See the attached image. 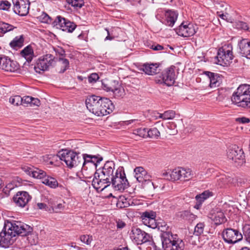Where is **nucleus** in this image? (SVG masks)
<instances>
[{
	"mask_svg": "<svg viewBox=\"0 0 250 250\" xmlns=\"http://www.w3.org/2000/svg\"><path fill=\"white\" fill-rule=\"evenodd\" d=\"M4 231L0 233V246L7 247L14 242L13 238L16 235H28L32 228L20 221L6 220L3 227Z\"/></svg>",
	"mask_w": 250,
	"mask_h": 250,
	"instance_id": "obj_1",
	"label": "nucleus"
},
{
	"mask_svg": "<svg viewBox=\"0 0 250 250\" xmlns=\"http://www.w3.org/2000/svg\"><path fill=\"white\" fill-rule=\"evenodd\" d=\"M88 110L97 116H103L111 113L114 105L108 98H102L99 96L91 95L85 100Z\"/></svg>",
	"mask_w": 250,
	"mask_h": 250,
	"instance_id": "obj_2",
	"label": "nucleus"
},
{
	"mask_svg": "<svg viewBox=\"0 0 250 250\" xmlns=\"http://www.w3.org/2000/svg\"><path fill=\"white\" fill-rule=\"evenodd\" d=\"M115 164L113 161L106 162L101 173L95 172L92 181V185L97 190H103L107 187L106 185L109 183L115 174Z\"/></svg>",
	"mask_w": 250,
	"mask_h": 250,
	"instance_id": "obj_3",
	"label": "nucleus"
},
{
	"mask_svg": "<svg viewBox=\"0 0 250 250\" xmlns=\"http://www.w3.org/2000/svg\"><path fill=\"white\" fill-rule=\"evenodd\" d=\"M161 238L164 250H184L185 243L177 234H173L171 229L165 224L161 226Z\"/></svg>",
	"mask_w": 250,
	"mask_h": 250,
	"instance_id": "obj_4",
	"label": "nucleus"
},
{
	"mask_svg": "<svg viewBox=\"0 0 250 250\" xmlns=\"http://www.w3.org/2000/svg\"><path fill=\"white\" fill-rule=\"evenodd\" d=\"M231 101L238 106L250 108V85H240L233 93Z\"/></svg>",
	"mask_w": 250,
	"mask_h": 250,
	"instance_id": "obj_5",
	"label": "nucleus"
},
{
	"mask_svg": "<svg viewBox=\"0 0 250 250\" xmlns=\"http://www.w3.org/2000/svg\"><path fill=\"white\" fill-rule=\"evenodd\" d=\"M163 175L169 181H175L179 180L188 181L193 177L194 173L189 168L178 167L163 173Z\"/></svg>",
	"mask_w": 250,
	"mask_h": 250,
	"instance_id": "obj_6",
	"label": "nucleus"
},
{
	"mask_svg": "<svg viewBox=\"0 0 250 250\" xmlns=\"http://www.w3.org/2000/svg\"><path fill=\"white\" fill-rule=\"evenodd\" d=\"M78 155L79 154L73 150L66 149H62L58 154L61 160L64 161L69 168L82 165L83 159Z\"/></svg>",
	"mask_w": 250,
	"mask_h": 250,
	"instance_id": "obj_7",
	"label": "nucleus"
},
{
	"mask_svg": "<svg viewBox=\"0 0 250 250\" xmlns=\"http://www.w3.org/2000/svg\"><path fill=\"white\" fill-rule=\"evenodd\" d=\"M112 184L116 190H124L129 186L123 167H119L115 172L114 177L109 181L106 186Z\"/></svg>",
	"mask_w": 250,
	"mask_h": 250,
	"instance_id": "obj_8",
	"label": "nucleus"
},
{
	"mask_svg": "<svg viewBox=\"0 0 250 250\" xmlns=\"http://www.w3.org/2000/svg\"><path fill=\"white\" fill-rule=\"evenodd\" d=\"M233 59L232 47L231 45H225L220 48L215 57L216 63L222 66H228Z\"/></svg>",
	"mask_w": 250,
	"mask_h": 250,
	"instance_id": "obj_9",
	"label": "nucleus"
},
{
	"mask_svg": "<svg viewBox=\"0 0 250 250\" xmlns=\"http://www.w3.org/2000/svg\"><path fill=\"white\" fill-rule=\"evenodd\" d=\"M134 172L135 177L139 182L144 185V187L149 189H155V187L153 183L151 181V176L148 174L147 171L142 167H136Z\"/></svg>",
	"mask_w": 250,
	"mask_h": 250,
	"instance_id": "obj_10",
	"label": "nucleus"
},
{
	"mask_svg": "<svg viewBox=\"0 0 250 250\" xmlns=\"http://www.w3.org/2000/svg\"><path fill=\"white\" fill-rule=\"evenodd\" d=\"M228 159L231 160L236 166H241L245 162L243 149L236 145L230 147L227 152Z\"/></svg>",
	"mask_w": 250,
	"mask_h": 250,
	"instance_id": "obj_11",
	"label": "nucleus"
},
{
	"mask_svg": "<svg viewBox=\"0 0 250 250\" xmlns=\"http://www.w3.org/2000/svg\"><path fill=\"white\" fill-rule=\"evenodd\" d=\"M224 241L229 244H234L243 239V235L237 229L227 228L222 232Z\"/></svg>",
	"mask_w": 250,
	"mask_h": 250,
	"instance_id": "obj_12",
	"label": "nucleus"
},
{
	"mask_svg": "<svg viewBox=\"0 0 250 250\" xmlns=\"http://www.w3.org/2000/svg\"><path fill=\"white\" fill-rule=\"evenodd\" d=\"M55 62V57L51 54H46L41 57L38 60L34 69L37 73L40 71H44L48 69Z\"/></svg>",
	"mask_w": 250,
	"mask_h": 250,
	"instance_id": "obj_13",
	"label": "nucleus"
},
{
	"mask_svg": "<svg viewBox=\"0 0 250 250\" xmlns=\"http://www.w3.org/2000/svg\"><path fill=\"white\" fill-rule=\"evenodd\" d=\"M53 24L57 28L69 33L72 32L77 26L74 22H71L61 16L57 17L56 19L53 21Z\"/></svg>",
	"mask_w": 250,
	"mask_h": 250,
	"instance_id": "obj_14",
	"label": "nucleus"
},
{
	"mask_svg": "<svg viewBox=\"0 0 250 250\" xmlns=\"http://www.w3.org/2000/svg\"><path fill=\"white\" fill-rule=\"evenodd\" d=\"M14 12L21 16L27 15L29 13L30 2L29 0H12Z\"/></svg>",
	"mask_w": 250,
	"mask_h": 250,
	"instance_id": "obj_15",
	"label": "nucleus"
},
{
	"mask_svg": "<svg viewBox=\"0 0 250 250\" xmlns=\"http://www.w3.org/2000/svg\"><path fill=\"white\" fill-rule=\"evenodd\" d=\"M0 68L10 72H17L20 69L19 63L7 57L0 58Z\"/></svg>",
	"mask_w": 250,
	"mask_h": 250,
	"instance_id": "obj_16",
	"label": "nucleus"
},
{
	"mask_svg": "<svg viewBox=\"0 0 250 250\" xmlns=\"http://www.w3.org/2000/svg\"><path fill=\"white\" fill-rule=\"evenodd\" d=\"M161 80L158 82L164 83L167 86H171L175 82V74L173 68H168L163 71L160 76Z\"/></svg>",
	"mask_w": 250,
	"mask_h": 250,
	"instance_id": "obj_17",
	"label": "nucleus"
},
{
	"mask_svg": "<svg viewBox=\"0 0 250 250\" xmlns=\"http://www.w3.org/2000/svg\"><path fill=\"white\" fill-rule=\"evenodd\" d=\"M31 196L26 191H19L13 197V200L16 206L23 208L25 207L31 199Z\"/></svg>",
	"mask_w": 250,
	"mask_h": 250,
	"instance_id": "obj_18",
	"label": "nucleus"
},
{
	"mask_svg": "<svg viewBox=\"0 0 250 250\" xmlns=\"http://www.w3.org/2000/svg\"><path fill=\"white\" fill-rule=\"evenodd\" d=\"M131 238L138 244L146 242L149 241V235L139 228H133Z\"/></svg>",
	"mask_w": 250,
	"mask_h": 250,
	"instance_id": "obj_19",
	"label": "nucleus"
},
{
	"mask_svg": "<svg viewBox=\"0 0 250 250\" xmlns=\"http://www.w3.org/2000/svg\"><path fill=\"white\" fill-rule=\"evenodd\" d=\"M195 27L192 24L189 23L187 25L184 24V23L183 22L178 28L175 30L179 36L188 37L193 36L196 33Z\"/></svg>",
	"mask_w": 250,
	"mask_h": 250,
	"instance_id": "obj_20",
	"label": "nucleus"
},
{
	"mask_svg": "<svg viewBox=\"0 0 250 250\" xmlns=\"http://www.w3.org/2000/svg\"><path fill=\"white\" fill-rule=\"evenodd\" d=\"M113 83L114 84L112 85L104 84V89L107 91H112L117 98L123 97L125 95L124 89L115 81H113Z\"/></svg>",
	"mask_w": 250,
	"mask_h": 250,
	"instance_id": "obj_21",
	"label": "nucleus"
},
{
	"mask_svg": "<svg viewBox=\"0 0 250 250\" xmlns=\"http://www.w3.org/2000/svg\"><path fill=\"white\" fill-rule=\"evenodd\" d=\"M240 53L247 58L250 59V41L242 39L239 43Z\"/></svg>",
	"mask_w": 250,
	"mask_h": 250,
	"instance_id": "obj_22",
	"label": "nucleus"
},
{
	"mask_svg": "<svg viewBox=\"0 0 250 250\" xmlns=\"http://www.w3.org/2000/svg\"><path fill=\"white\" fill-rule=\"evenodd\" d=\"M143 70L146 74L152 75L158 73L160 69L157 63H146L143 66Z\"/></svg>",
	"mask_w": 250,
	"mask_h": 250,
	"instance_id": "obj_23",
	"label": "nucleus"
},
{
	"mask_svg": "<svg viewBox=\"0 0 250 250\" xmlns=\"http://www.w3.org/2000/svg\"><path fill=\"white\" fill-rule=\"evenodd\" d=\"M209 218L214 222L216 225L224 223L227 221L224 213L221 211H217L211 214Z\"/></svg>",
	"mask_w": 250,
	"mask_h": 250,
	"instance_id": "obj_24",
	"label": "nucleus"
},
{
	"mask_svg": "<svg viewBox=\"0 0 250 250\" xmlns=\"http://www.w3.org/2000/svg\"><path fill=\"white\" fill-rule=\"evenodd\" d=\"M205 74L209 79V86L211 88H215L218 87L220 84V78L217 74L207 71Z\"/></svg>",
	"mask_w": 250,
	"mask_h": 250,
	"instance_id": "obj_25",
	"label": "nucleus"
},
{
	"mask_svg": "<svg viewBox=\"0 0 250 250\" xmlns=\"http://www.w3.org/2000/svg\"><path fill=\"white\" fill-rule=\"evenodd\" d=\"M212 195L213 193L209 190H206L201 194L197 195L195 197V199L197 200V204L195 205V207L197 208H199V206L202 204V202Z\"/></svg>",
	"mask_w": 250,
	"mask_h": 250,
	"instance_id": "obj_26",
	"label": "nucleus"
},
{
	"mask_svg": "<svg viewBox=\"0 0 250 250\" xmlns=\"http://www.w3.org/2000/svg\"><path fill=\"white\" fill-rule=\"evenodd\" d=\"M24 37L21 35L20 36L16 37L9 43L11 48L18 50L23 45Z\"/></svg>",
	"mask_w": 250,
	"mask_h": 250,
	"instance_id": "obj_27",
	"label": "nucleus"
},
{
	"mask_svg": "<svg viewBox=\"0 0 250 250\" xmlns=\"http://www.w3.org/2000/svg\"><path fill=\"white\" fill-rule=\"evenodd\" d=\"M21 55L28 62H31L34 57V51L30 45L25 47L21 52Z\"/></svg>",
	"mask_w": 250,
	"mask_h": 250,
	"instance_id": "obj_28",
	"label": "nucleus"
},
{
	"mask_svg": "<svg viewBox=\"0 0 250 250\" xmlns=\"http://www.w3.org/2000/svg\"><path fill=\"white\" fill-rule=\"evenodd\" d=\"M177 14L173 11H168L166 14V24L169 26H173L177 18Z\"/></svg>",
	"mask_w": 250,
	"mask_h": 250,
	"instance_id": "obj_29",
	"label": "nucleus"
},
{
	"mask_svg": "<svg viewBox=\"0 0 250 250\" xmlns=\"http://www.w3.org/2000/svg\"><path fill=\"white\" fill-rule=\"evenodd\" d=\"M42 183L51 188H56L58 185L57 180L50 176L44 177L42 179Z\"/></svg>",
	"mask_w": 250,
	"mask_h": 250,
	"instance_id": "obj_30",
	"label": "nucleus"
},
{
	"mask_svg": "<svg viewBox=\"0 0 250 250\" xmlns=\"http://www.w3.org/2000/svg\"><path fill=\"white\" fill-rule=\"evenodd\" d=\"M16 27L13 25L4 22H0V36L4 34L13 30Z\"/></svg>",
	"mask_w": 250,
	"mask_h": 250,
	"instance_id": "obj_31",
	"label": "nucleus"
},
{
	"mask_svg": "<svg viewBox=\"0 0 250 250\" xmlns=\"http://www.w3.org/2000/svg\"><path fill=\"white\" fill-rule=\"evenodd\" d=\"M243 236H244L247 242L250 244V223H245L242 228Z\"/></svg>",
	"mask_w": 250,
	"mask_h": 250,
	"instance_id": "obj_32",
	"label": "nucleus"
},
{
	"mask_svg": "<svg viewBox=\"0 0 250 250\" xmlns=\"http://www.w3.org/2000/svg\"><path fill=\"white\" fill-rule=\"evenodd\" d=\"M31 176L35 178L43 179V178L46 176V173L45 171L38 168L34 167Z\"/></svg>",
	"mask_w": 250,
	"mask_h": 250,
	"instance_id": "obj_33",
	"label": "nucleus"
},
{
	"mask_svg": "<svg viewBox=\"0 0 250 250\" xmlns=\"http://www.w3.org/2000/svg\"><path fill=\"white\" fill-rule=\"evenodd\" d=\"M58 61L60 62L61 66V70L59 71L60 73L64 72L69 67V61L65 58H60L58 59Z\"/></svg>",
	"mask_w": 250,
	"mask_h": 250,
	"instance_id": "obj_34",
	"label": "nucleus"
},
{
	"mask_svg": "<svg viewBox=\"0 0 250 250\" xmlns=\"http://www.w3.org/2000/svg\"><path fill=\"white\" fill-rule=\"evenodd\" d=\"M160 135V132L156 127L147 129V136L149 138L157 139Z\"/></svg>",
	"mask_w": 250,
	"mask_h": 250,
	"instance_id": "obj_35",
	"label": "nucleus"
},
{
	"mask_svg": "<svg viewBox=\"0 0 250 250\" xmlns=\"http://www.w3.org/2000/svg\"><path fill=\"white\" fill-rule=\"evenodd\" d=\"M153 213L154 212L153 211H146L142 213L141 215V218L142 220V222L145 225L147 226V222H149V220H150V217H152L151 215H153Z\"/></svg>",
	"mask_w": 250,
	"mask_h": 250,
	"instance_id": "obj_36",
	"label": "nucleus"
},
{
	"mask_svg": "<svg viewBox=\"0 0 250 250\" xmlns=\"http://www.w3.org/2000/svg\"><path fill=\"white\" fill-rule=\"evenodd\" d=\"M205 225L204 223L200 222L198 223L194 228V234L196 236H199L203 233Z\"/></svg>",
	"mask_w": 250,
	"mask_h": 250,
	"instance_id": "obj_37",
	"label": "nucleus"
},
{
	"mask_svg": "<svg viewBox=\"0 0 250 250\" xmlns=\"http://www.w3.org/2000/svg\"><path fill=\"white\" fill-rule=\"evenodd\" d=\"M180 215L183 219L189 221H193L195 219V215L187 210L182 211Z\"/></svg>",
	"mask_w": 250,
	"mask_h": 250,
	"instance_id": "obj_38",
	"label": "nucleus"
},
{
	"mask_svg": "<svg viewBox=\"0 0 250 250\" xmlns=\"http://www.w3.org/2000/svg\"><path fill=\"white\" fill-rule=\"evenodd\" d=\"M167 126L168 128V130H167V133L169 135H173L177 134L178 132L177 126L175 123H169Z\"/></svg>",
	"mask_w": 250,
	"mask_h": 250,
	"instance_id": "obj_39",
	"label": "nucleus"
},
{
	"mask_svg": "<svg viewBox=\"0 0 250 250\" xmlns=\"http://www.w3.org/2000/svg\"><path fill=\"white\" fill-rule=\"evenodd\" d=\"M90 157H91V155L90 154H83V157L82 158L83 159V162L82 163L83 166L82 171H83L84 170H85V165L86 164H89L92 165V160Z\"/></svg>",
	"mask_w": 250,
	"mask_h": 250,
	"instance_id": "obj_40",
	"label": "nucleus"
},
{
	"mask_svg": "<svg viewBox=\"0 0 250 250\" xmlns=\"http://www.w3.org/2000/svg\"><path fill=\"white\" fill-rule=\"evenodd\" d=\"M9 102L14 105H19L22 104V98L19 95L14 96L9 98Z\"/></svg>",
	"mask_w": 250,
	"mask_h": 250,
	"instance_id": "obj_41",
	"label": "nucleus"
},
{
	"mask_svg": "<svg viewBox=\"0 0 250 250\" xmlns=\"http://www.w3.org/2000/svg\"><path fill=\"white\" fill-rule=\"evenodd\" d=\"M175 112L173 110H167L162 114V119L170 120L175 117Z\"/></svg>",
	"mask_w": 250,
	"mask_h": 250,
	"instance_id": "obj_42",
	"label": "nucleus"
},
{
	"mask_svg": "<svg viewBox=\"0 0 250 250\" xmlns=\"http://www.w3.org/2000/svg\"><path fill=\"white\" fill-rule=\"evenodd\" d=\"M90 158L92 160V165L95 168L97 167V164L103 160V157L99 154L97 155H91Z\"/></svg>",
	"mask_w": 250,
	"mask_h": 250,
	"instance_id": "obj_43",
	"label": "nucleus"
},
{
	"mask_svg": "<svg viewBox=\"0 0 250 250\" xmlns=\"http://www.w3.org/2000/svg\"><path fill=\"white\" fill-rule=\"evenodd\" d=\"M39 20L43 23H49L51 21L50 17L45 13L42 12V14L38 17Z\"/></svg>",
	"mask_w": 250,
	"mask_h": 250,
	"instance_id": "obj_44",
	"label": "nucleus"
},
{
	"mask_svg": "<svg viewBox=\"0 0 250 250\" xmlns=\"http://www.w3.org/2000/svg\"><path fill=\"white\" fill-rule=\"evenodd\" d=\"M235 26L238 29H242L244 30H248L249 27L248 24L242 21H236L235 23Z\"/></svg>",
	"mask_w": 250,
	"mask_h": 250,
	"instance_id": "obj_45",
	"label": "nucleus"
},
{
	"mask_svg": "<svg viewBox=\"0 0 250 250\" xmlns=\"http://www.w3.org/2000/svg\"><path fill=\"white\" fill-rule=\"evenodd\" d=\"M134 133L140 137L145 138L147 136V129L146 128H138L134 130Z\"/></svg>",
	"mask_w": 250,
	"mask_h": 250,
	"instance_id": "obj_46",
	"label": "nucleus"
},
{
	"mask_svg": "<svg viewBox=\"0 0 250 250\" xmlns=\"http://www.w3.org/2000/svg\"><path fill=\"white\" fill-rule=\"evenodd\" d=\"M129 206V204L127 202L126 199L120 198L117 203V206L120 208H127Z\"/></svg>",
	"mask_w": 250,
	"mask_h": 250,
	"instance_id": "obj_47",
	"label": "nucleus"
},
{
	"mask_svg": "<svg viewBox=\"0 0 250 250\" xmlns=\"http://www.w3.org/2000/svg\"><path fill=\"white\" fill-rule=\"evenodd\" d=\"M228 181L226 177L223 176L219 178L217 181L216 185L220 188H224L227 184Z\"/></svg>",
	"mask_w": 250,
	"mask_h": 250,
	"instance_id": "obj_48",
	"label": "nucleus"
},
{
	"mask_svg": "<svg viewBox=\"0 0 250 250\" xmlns=\"http://www.w3.org/2000/svg\"><path fill=\"white\" fill-rule=\"evenodd\" d=\"M11 3L7 0L0 1V10L7 11L11 7Z\"/></svg>",
	"mask_w": 250,
	"mask_h": 250,
	"instance_id": "obj_49",
	"label": "nucleus"
},
{
	"mask_svg": "<svg viewBox=\"0 0 250 250\" xmlns=\"http://www.w3.org/2000/svg\"><path fill=\"white\" fill-rule=\"evenodd\" d=\"M152 217H150V220H149V222H148V225L147 227L152 228V229H155L157 228V224L155 220V214L154 213L153 215H151Z\"/></svg>",
	"mask_w": 250,
	"mask_h": 250,
	"instance_id": "obj_50",
	"label": "nucleus"
},
{
	"mask_svg": "<svg viewBox=\"0 0 250 250\" xmlns=\"http://www.w3.org/2000/svg\"><path fill=\"white\" fill-rule=\"evenodd\" d=\"M80 240L82 242L88 245L92 241V236L87 235H83L80 237Z\"/></svg>",
	"mask_w": 250,
	"mask_h": 250,
	"instance_id": "obj_51",
	"label": "nucleus"
},
{
	"mask_svg": "<svg viewBox=\"0 0 250 250\" xmlns=\"http://www.w3.org/2000/svg\"><path fill=\"white\" fill-rule=\"evenodd\" d=\"M99 79V75L96 73H92L88 77V82L90 83H96Z\"/></svg>",
	"mask_w": 250,
	"mask_h": 250,
	"instance_id": "obj_52",
	"label": "nucleus"
},
{
	"mask_svg": "<svg viewBox=\"0 0 250 250\" xmlns=\"http://www.w3.org/2000/svg\"><path fill=\"white\" fill-rule=\"evenodd\" d=\"M72 2V6L77 8H81L84 4L83 0H73Z\"/></svg>",
	"mask_w": 250,
	"mask_h": 250,
	"instance_id": "obj_53",
	"label": "nucleus"
},
{
	"mask_svg": "<svg viewBox=\"0 0 250 250\" xmlns=\"http://www.w3.org/2000/svg\"><path fill=\"white\" fill-rule=\"evenodd\" d=\"M33 168L34 167L33 166H24L22 167L21 169L27 174L31 176Z\"/></svg>",
	"mask_w": 250,
	"mask_h": 250,
	"instance_id": "obj_54",
	"label": "nucleus"
},
{
	"mask_svg": "<svg viewBox=\"0 0 250 250\" xmlns=\"http://www.w3.org/2000/svg\"><path fill=\"white\" fill-rule=\"evenodd\" d=\"M235 121L239 123L242 124H247L250 122V119L245 117L237 118L235 119Z\"/></svg>",
	"mask_w": 250,
	"mask_h": 250,
	"instance_id": "obj_55",
	"label": "nucleus"
},
{
	"mask_svg": "<svg viewBox=\"0 0 250 250\" xmlns=\"http://www.w3.org/2000/svg\"><path fill=\"white\" fill-rule=\"evenodd\" d=\"M150 48L155 51H160L164 49L163 46L159 44H153L150 47Z\"/></svg>",
	"mask_w": 250,
	"mask_h": 250,
	"instance_id": "obj_56",
	"label": "nucleus"
},
{
	"mask_svg": "<svg viewBox=\"0 0 250 250\" xmlns=\"http://www.w3.org/2000/svg\"><path fill=\"white\" fill-rule=\"evenodd\" d=\"M22 98V104H31V102H32V97L27 96H25Z\"/></svg>",
	"mask_w": 250,
	"mask_h": 250,
	"instance_id": "obj_57",
	"label": "nucleus"
},
{
	"mask_svg": "<svg viewBox=\"0 0 250 250\" xmlns=\"http://www.w3.org/2000/svg\"><path fill=\"white\" fill-rule=\"evenodd\" d=\"M161 113H159L157 112H153L152 113V117L154 119H162Z\"/></svg>",
	"mask_w": 250,
	"mask_h": 250,
	"instance_id": "obj_58",
	"label": "nucleus"
},
{
	"mask_svg": "<svg viewBox=\"0 0 250 250\" xmlns=\"http://www.w3.org/2000/svg\"><path fill=\"white\" fill-rule=\"evenodd\" d=\"M40 104V101L37 98L32 97V102L31 105H36L39 106Z\"/></svg>",
	"mask_w": 250,
	"mask_h": 250,
	"instance_id": "obj_59",
	"label": "nucleus"
},
{
	"mask_svg": "<svg viewBox=\"0 0 250 250\" xmlns=\"http://www.w3.org/2000/svg\"><path fill=\"white\" fill-rule=\"evenodd\" d=\"M63 208V206L62 204L60 203V204H58L57 206L52 207V209L53 210V211L57 212L59 211V210L62 209Z\"/></svg>",
	"mask_w": 250,
	"mask_h": 250,
	"instance_id": "obj_60",
	"label": "nucleus"
},
{
	"mask_svg": "<svg viewBox=\"0 0 250 250\" xmlns=\"http://www.w3.org/2000/svg\"><path fill=\"white\" fill-rule=\"evenodd\" d=\"M125 226V223L121 220H119L117 222V227L119 229H123Z\"/></svg>",
	"mask_w": 250,
	"mask_h": 250,
	"instance_id": "obj_61",
	"label": "nucleus"
},
{
	"mask_svg": "<svg viewBox=\"0 0 250 250\" xmlns=\"http://www.w3.org/2000/svg\"><path fill=\"white\" fill-rule=\"evenodd\" d=\"M37 207L39 209H44L45 210H47V207L44 203H39L37 204Z\"/></svg>",
	"mask_w": 250,
	"mask_h": 250,
	"instance_id": "obj_62",
	"label": "nucleus"
},
{
	"mask_svg": "<svg viewBox=\"0 0 250 250\" xmlns=\"http://www.w3.org/2000/svg\"><path fill=\"white\" fill-rule=\"evenodd\" d=\"M218 13H219L218 12ZM218 16H219V17H220L223 20H226L228 21H229L228 20L229 15L227 13H225V14L222 13V14H218Z\"/></svg>",
	"mask_w": 250,
	"mask_h": 250,
	"instance_id": "obj_63",
	"label": "nucleus"
},
{
	"mask_svg": "<svg viewBox=\"0 0 250 250\" xmlns=\"http://www.w3.org/2000/svg\"><path fill=\"white\" fill-rule=\"evenodd\" d=\"M14 188V186L11 184H9L7 185L5 187V188L4 189L5 191V192L9 191L10 190Z\"/></svg>",
	"mask_w": 250,
	"mask_h": 250,
	"instance_id": "obj_64",
	"label": "nucleus"
}]
</instances>
